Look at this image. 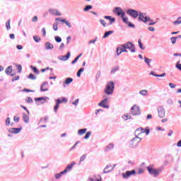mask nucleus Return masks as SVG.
Masks as SVG:
<instances>
[{
	"label": "nucleus",
	"instance_id": "44",
	"mask_svg": "<svg viewBox=\"0 0 181 181\" xmlns=\"http://www.w3.org/2000/svg\"><path fill=\"white\" fill-rule=\"evenodd\" d=\"M90 136H91V132H88L83 138L84 139H88Z\"/></svg>",
	"mask_w": 181,
	"mask_h": 181
},
{
	"label": "nucleus",
	"instance_id": "47",
	"mask_svg": "<svg viewBox=\"0 0 181 181\" xmlns=\"http://www.w3.org/2000/svg\"><path fill=\"white\" fill-rule=\"evenodd\" d=\"M54 39H55V41L57 42V43H60L62 42V37H60L59 36H55Z\"/></svg>",
	"mask_w": 181,
	"mask_h": 181
},
{
	"label": "nucleus",
	"instance_id": "48",
	"mask_svg": "<svg viewBox=\"0 0 181 181\" xmlns=\"http://www.w3.org/2000/svg\"><path fill=\"white\" fill-rule=\"evenodd\" d=\"M177 40V37H173L170 38V41L173 43V45H175V43H176Z\"/></svg>",
	"mask_w": 181,
	"mask_h": 181
},
{
	"label": "nucleus",
	"instance_id": "6",
	"mask_svg": "<svg viewBox=\"0 0 181 181\" xmlns=\"http://www.w3.org/2000/svg\"><path fill=\"white\" fill-rule=\"evenodd\" d=\"M131 113L134 116L141 115V109L139 108V106L134 105L131 108Z\"/></svg>",
	"mask_w": 181,
	"mask_h": 181
},
{
	"label": "nucleus",
	"instance_id": "60",
	"mask_svg": "<svg viewBox=\"0 0 181 181\" xmlns=\"http://www.w3.org/2000/svg\"><path fill=\"white\" fill-rule=\"evenodd\" d=\"M86 155H83L80 158V163L84 162V160L86 159Z\"/></svg>",
	"mask_w": 181,
	"mask_h": 181
},
{
	"label": "nucleus",
	"instance_id": "34",
	"mask_svg": "<svg viewBox=\"0 0 181 181\" xmlns=\"http://www.w3.org/2000/svg\"><path fill=\"white\" fill-rule=\"evenodd\" d=\"M87 132V129H81L78 131V135H84Z\"/></svg>",
	"mask_w": 181,
	"mask_h": 181
},
{
	"label": "nucleus",
	"instance_id": "36",
	"mask_svg": "<svg viewBox=\"0 0 181 181\" xmlns=\"http://www.w3.org/2000/svg\"><path fill=\"white\" fill-rule=\"evenodd\" d=\"M90 9H93V6L88 5V6H86V7L83 8V11H84V12H88V11H90Z\"/></svg>",
	"mask_w": 181,
	"mask_h": 181
},
{
	"label": "nucleus",
	"instance_id": "27",
	"mask_svg": "<svg viewBox=\"0 0 181 181\" xmlns=\"http://www.w3.org/2000/svg\"><path fill=\"white\" fill-rule=\"evenodd\" d=\"M152 62L151 59H148L146 57H144V63H146L147 64V66H148V67H151V62Z\"/></svg>",
	"mask_w": 181,
	"mask_h": 181
},
{
	"label": "nucleus",
	"instance_id": "29",
	"mask_svg": "<svg viewBox=\"0 0 181 181\" xmlns=\"http://www.w3.org/2000/svg\"><path fill=\"white\" fill-rule=\"evenodd\" d=\"M71 83H73V78H66V80L64 81V84L69 85Z\"/></svg>",
	"mask_w": 181,
	"mask_h": 181
},
{
	"label": "nucleus",
	"instance_id": "63",
	"mask_svg": "<svg viewBox=\"0 0 181 181\" xmlns=\"http://www.w3.org/2000/svg\"><path fill=\"white\" fill-rule=\"evenodd\" d=\"M9 37L11 40H15V34H10Z\"/></svg>",
	"mask_w": 181,
	"mask_h": 181
},
{
	"label": "nucleus",
	"instance_id": "5",
	"mask_svg": "<svg viewBox=\"0 0 181 181\" xmlns=\"http://www.w3.org/2000/svg\"><path fill=\"white\" fill-rule=\"evenodd\" d=\"M67 98H64V97H62L61 98H58L56 100V105L54 107V112H57V110H59V105H60V104H62V103H67Z\"/></svg>",
	"mask_w": 181,
	"mask_h": 181
},
{
	"label": "nucleus",
	"instance_id": "58",
	"mask_svg": "<svg viewBox=\"0 0 181 181\" xmlns=\"http://www.w3.org/2000/svg\"><path fill=\"white\" fill-rule=\"evenodd\" d=\"M175 67H177V69H178V70H180L181 71V64H180L179 62H177L175 65Z\"/></svg>",
	"mask_w": 181,
	"mask_h": 181
},
{
	"label": "nucleus",
	"instance_id": "55",
	"mask_svg": "<svg viewBox=\"0 0 181 181\" xmlns=\"http://www.w3.org/2000/svg\"><path fill=\"white\" fill-rule=\"evenodd\" d=\"M167 104H168V105H172L173 104V100L172 99H168Z\"/></svg>",
	"mask_w": 181,
	"mask_h": 181
},
{
	"label": "nucleus",
	"instance_id": "56",
	"mask_svg": "<svg viewBox=\"0 0 181 181\" xmlns=\"http://www.w3.org/2000/svg\"><path fill=\"white\" fill-rule=\"evenodd\" d=\"M71 42V36H69L66 37V45H69Z\"/></svg>",
	"mask_w": 181,
	"mask_h": 181
},
{
	"label": "nucleus",
	"instance_id": "13",
	"mask_svg": "<svg viewBox=\"0 0 181 181\" xmlns=\"http://www.w3.org/2000/svg\"><path fill=\"white\" fill-rule=\"evenodd\" d=\"M48 12L50 15H54L55 16H62V13L59 12V11H57V9L49 8L48 10Z\"/></svg>",
	"mask_w": 181,
	"mask_h": 181
},
{
	"label": "nucleus",
	"instance_id": "8",
	"mask_svg": "<svg viewBox=\"0 0 181 181\" xmlns=\"http://www.w3.org/2000/svg\"><path fill=\"white\" fill-rule=\"evenodd\" d=\"M127 13L130 16H132V18H133L134 19H136L139 15V13H138L136 10H134V9H128L127 11Z\"/></svg>",
	"mask_w": 181,
	"mask_h": 181
},
{
	"label": "nucleus",
	"instance_id": "17",
	"mask_svg": "<svg viewBox=\"0 0 181 181\" xmlns=\"http://www.w3.org/2000/svg\"><path fill=\"white\" fill-rule=\"evenodd\" d=\"M105 19H107L108 21H110V23H108V25H112V23H115V18H112L110 16H104Z\"/></svg>",
	"mask_w": 181,
	"mask_h": 181
},
{
	"label": "nucleus",
	"instance_id": "12",
	"mask_svg": "<svg viewBox=\"0 0 181 181\" xmlns=\"http://www.w3.org/2000/svg\"><path fill=\"white\" fill-rule=\"evenodd\" d=\"M136 171L135 170H132L131 171H127L125 173H122V177L124 179H127V177H129L132 175H136Z\"/></svg>",
	"mask_w": 181,
	"mask_h": 181
},
{
	"label": "nucleus",
	"instance_id": "61",
	"mask_svg": "<svg viewBox=\"0 0 181 181\" xmlns=\"http://www.w3.org/2000/svg\"><path fill=\"white\" fill-rule=\"evenodd\" d=\"M64 49V43L62 42L59 45V50H63Z\"/></svg>",
	"mask_w": 181,
	"mask_h": 181
},
{
	"label": "nucleus",
	"instance_id": "10",
	"mask_svg": "<svg viewBox=\"0 0 181 181\" xmlns=\"http://www.w3.org/2000/svg\"><path fill=\"white\" fill-rule=\"evenodd\" d=\"M113 12L116 13L117 16H121V18H123L124 16H125V12H124V11H122V8H121L120 7L115 8V9L113 10Z\"/></svg>",
	"mask_w": 181,
	"mask_h": 181
},
{
	"label": "nucleus",
	"instance_id": "26",
	"mask_svg": "<svg viewBox=\"0 0 181 181\" xmlns=\"http://www.w3.org/2000/svg\"><path fill=\"white\" fill-rule=\"evenodd\" d=\"M23 119L25 124H29V116L25 113L23 114Z\"/></svg>",
	"mask_w": 181,
	"mask_h": 181
},
{
	"label": "nucleus",
	"instance_id": "19",
	"mask_svg": "<svg viewBox=\"0 0 181 181\" xmlns=\"http://www.w3.org/2000/svg\"><path fill=\"white\" fill-rule=\"evenodd\" d=\"M45 47L46 50H52V49H54V46L49 42H45Z\"/></svg>",
	"mask_w": 181,
	"mask_h": 181
},
{
	"label": "nucleus",
	"instance_id": "59",
	"mask_svg": "<svg viewBox=\"0 0 181 181\" xmlns=\"http://www.w3.org/2000/svg\"><path fill=\"white\" fill-rule=\"evenodd\" d=\"M169 86L170 87V88H176V84L175 83H170Z\"/></svg>",
	"mask_w": 181,
	"mask_h": 181
},
{
	"label": "nucleus",
	"instance_id": "16",
	"mask_svg": "<svg viewBox=\"0 0 181 181\" xmlns=\"http://www.w3.org/2000/svg\"><path fill=\"white\" fill-rule=\"evenodd\" d=\"M22 131V127L20 128H11L8 130L11 134H19Z\"/></svg>",
	"mask_w": 181,
	"mask_h": 181
},
{
	"label": "nucleus",
	"instance_id": "62",
	"mask_svg": "<svg viewBox=\"0 0 181 181\" xmlns=\"http://www.w3.org/2000/svg\"><path fill=\"white\" fill-rule=\"evenodd\" d=\"M16 80H19V76L13 77L11 81H16Z\"/></svg>",
	"mask_w": 181,
	"mask_h": 181
},
{
	"label": "nucleus",
	"instance_id": "33",
	"mask_svg": "<svg viewBox=\"0 0 181 181\" xmlns=\"http://www.w3.org/2000/svg\"><path fill=\"white\" fill-rule=\"evenodd\" d=\"M122 118L124 120V121H128V119H131V115H128V114H125L124 115L122 116Z\"/></svg>",
	"mask_w": 181,
	"mask_h": 181
},
{
	"label": "nucleus",
	"instance_id": "41",
	"mask_svg": "<svg viewBox=\"0 0 181 181\" xmlns=\"http://www.w3.org/2000/svg\"><path fill=\"white\" fill-rule=\"evenodd\" d=\"M28 78H30V80H36V76L33 74H30Z\"/></svg>",
	"mask_w": 181,
	"mask_h": 181
},
{
	"label": "nucleus",
	"instance_id": "3",
	"mask_svg": "<svg viewBox=\"0 0 181 181\" xmlns=\"http://www.w3.org/2000/svg\"><path fill=\"white\" fill-rule=\"evenodd\" d=\"M138 21L146 23V22H153V20L151 19V17L147 16L146 13H139Z\"/></svg>",
	"mask_w": 181,
	"mask_h": 181
},
{
	"label": "nucleus",
	"instance_id": "4",
	"mask_svg": "<svg viewBox=\"0 0 181 181\" xmlns=\"http://www.w3.org/2000/svg\"><path fill=\"white\" fill-rule=\"evenodd\" d=\"M141 141H142V138L136 136L129 141V147L133 148H136V146L139 145V142H141Z\"/></svg>",
	"mask_w": 181,
	"mask_h": 181
},
{
	"label": "nucleus",
	"instance_id": "40",
	"mask_svg": "<svg viewBox=\"0 0 181 181\" xmlns=\"http://www.w3.org/2000/svg\"><path fill=\"white\" fill-rule=\"evenodd\" d=\"M181 23V17H179L175 21L173 22L174 25H180Z\"/></svg>",
	"mask_w": 181,
	"mask_h": 181
},
{
	"label": "nucleus",
	"instance_id": "2",
	"mask_svg": "<svg viewBox=\"0 0 181 181\" xmlns=\"http://www.w3.org/2000/svg\"><path fill=\"white\" fill-rule=\"evenodd\" d=\"M114 88H115V84H114V82L110 81L106 86L105 93L107 94V95H111V94L114 93Z\"/></svg>",
	"mask_w": 181,
	"mask_h": 181
},
{
	"label": "nucleus",
	"instance_id": "24",
	"mask_svg": "<svg viewBox=\"0 0 181 181\" xmlns=\"http://www.w3.org/2000/svg\"><path fill=\"white\" fill-rule=\"evenodd\" d=\"M64 173H67V170H63L59 173L55 174V177L57 179H60L62 177V176H63V175H64Z\"/></svg>",
	"mask_w": 181,
	"mask_h": 181
},
{
	"label": "nucleus",
	"instance_id": "30",
	"mask_svg": "<svg viewBox=\"0 0 181 181\" xmlns=\"http://www.w3.org/2000/svg\"><path fill=\"white\" fill-rule=\"evenodd\" d=\"M118 70H119V66H116L112 68L110 73H111V74H115V72L118 71Z\"/></svg>",
	"mask_w": 181,
	"mask_h": 181
},
{
	"label": "nucleus",
	"instance_id": "21",
	"mask_svg": "<svg viewBox=\"0 0 181 181\" xmlns=\"http://www.w3.org/2000/svg\"><path fill=\"white\" fill-rule=\"evenodd\" d=\"M150 76H154V77H165V76H166V74L163 73L162 74H155V72L153 71H152L150 73Z\"/></svg>",
	"mask_w": 181,
	"mask_h": 181
},
{
	"label": "nucleus",
	"instance_id": "15",
	"mask_svg": "<svg viewBox=\"0 0 181 181\" xmlns=\"http://www.w3.org/2000/svg\"><path fill=\"white\" fill-rule=\"evenodd\" d=\"M49 83L47 81H45L40 86V91H49Z\"/></svg>",
	"mask_w": 181,
	"mask_h": 181
},
{
	"label": "nucleus",
	"instance_id": "43",
	"mask_svg": "<svg viewBox=\"0 0 181 181\" xmlns=\"http://www.w3.org/2000/svg\"><path fill=\"white\" fill-rule=\"evenodd\" d=\"M149 132H151V130H149V129H146L145 130H143V132H141L140 134H146V135H149Z\"/></svg>",
	"mask_w": 181,
	"mask_h": 181
},
{
	"label": "nucleus",
	"instance_id": "49",
	"mask_svg": "<svg viewBox=\"0 0 181 181\" xmlns=\"http://www.w3.org/2000/svg\"><path fill=\"white\" fill-rule=\"evenodd\" d=\"M100 22L102 26H104V28L107 27V23H105V20L100 19Z\"/></svg>",
	"mask_w": 181,
	"mask_h": 181
},
{
	"label": "nucleus",
	"instance_id": "64",
	"mask_svg": "<svg viewBox=\"0 0 181 181\" xmlns=\"http://www.w3.org/2000/svg\"><path fill=\"white\" fill-rule=\"evenodd\" d=\"M89 181H101V180L97 178H90Z\"/></svg>",
	"mask_w": 181,
	"mask_h": 181
},
{
	"label": "nucleus",
	"instance_id": "28",
	"mask_svg": "<svg viewBox=\"0 0 181 181\" xmlns=\"http://www.w3.org/2000/svg\"><path fill=\"white\" fill-rule=\"evenodd\" d=\"M12 69H13L12 66H9L8 67H7L5 70L6 74L9 76V74H11V73H12Z\"/></svg>",
	"mask_w": 181,
	"mask_h": 181
},
{
	"label": "nucleus",
	"instance_id": "45",
	"mask_svg": "<svg viewBox=\"0 0 181 181\" xmlns=\"http://www.w3.org/2000/svg\"><path fill=\"white\" fill-rule=\"evenodd\" d=\"M16 68H17V70H18V73H22V65L17 64Z\"/></svg>",
	"mask_w": 181,
	"mask_h": 181
},
{
	"label": "nucleus",
	"instance_id": "18",
	"mask_svg": "<svg viewBox=\"0 0 181 181\" xmlns=\"http://www.w3.org/2000/svg\"><path fill=\"white\" fill-rule=\"evenodd\" d=\"M119 49V53H118V55L121 54V53H128V50H127V47H125L124 44L122 45Z\"/></svg>",
	"mask_w": 181,
	"mask_h": 181
},
{
	"label": "nucleus",
	"instance_id": "39",
	"mask_svg": "<svg viewBox=\"0 0 181 181\" xmlns=\"http://www.w3.org/2000/svg\"><path fill=\"white\" fill-rule=\"evenodd\" d=\"M83 71H84V68H81V69L78 71V72H77V74H76V76H77L78 77H81V74L83 73Z\"/></svg>",
	"mask_w": 181,
	"mask_h": 181
},
{
	"label": "nucleus",
	"instance_id": "11",
	"mask_svg": "<svg viewBox=\"0 0 181 181\" xmlns=\"http://www.w3.org/2000/svg\"><path fill=\"white\" fill-rule=\"evenodd\" d=\"M115 168V165H114L112 167L111 164H107L103 170V173H110V172H112V170H114Z\"/></svg>",
	"mask_w": 181,
	"mask_h": 181
},
{
	"label": "nucleus",
	"instance_id": "23",
	"mask_svg": "<svg viewBox=\"0 0 181 181\" xmlns=\"http://www.w3.org/2000/svg\"><path fill=\"white\" fill-rule=\"evenodd\" d=\"M111 149H114V144L113 143H110L105 148V152H108V151H111Z\"/></svg>",
	"mask_w": 181,
	"mask_h": 181
},
{
	"label": "nucleus",
	"instance_id": "32",
	"mask_svg": "<svg viewBox=\"0 0 181 181\" xmlns=\"http://www.w3.org/2000/svg\"><path fill=\"white\" fill-rule=\"evenodd\" d=\"M139 93L141 95H144V96H146V95H148V90H141L139 92Z\"/></svg>",
	"mask_w": 181,
	"mask_h": 181
},
{
	"label": "nucleus",
	"instance_id": "53",
	"mask_svg": "<svg viewBox=\"0 0 181 181\" xmlns=\"http://www.w3.org/2000/svg\"><path fill=\"white\" fill-rule=\"evenodd\" d=\"M26 103H28L29 104H32V103H33V99H32V98L29 97V98H28V100H26Z\"/></svg>",
	"mask_w": 181,
	"mask_h": 181
},
{
	"label": "nucleus",
	"instance_id": "51",
	"mask_svg": "<svg viewBox=\"0 0 181 181\" xmlns=\"http://www.w3.org/2000/svg\"><path fill=\"white\" fill-rule=\"evenodd\" d=\"M79 101H80L79 99H76V100H75L74 102L72 103V105H74L75 107H77V105H78Z\"/></svg>",
	"mask_w": 181,
	"mask_h": 181
},
{
	"label": "nucleus",
	"instance_id": "25",
	"mask_svg": "<svg viewBox=\"0 0 181 181\" xmlns=\"http://www.w3.org/2000/svg\"><path fill=\"white\" fill-rule=\"evenodd\" d=\"M35 101H41V104L46 103V98L45 97L35 98Z\"/></svg>",
	"mask_w": 181,
	"mask_h": 181
},
{
	"label": "nucleus",
	"instance_id": "31",
	"mask_svg": "<svg viewBox=\"0 0 181 181\" xmlns=\"http://www.w3.org/2000/svg\"><path fill=\"white\" fill-rule=\"evenodd\" d=\"M114 33V31L109 30L105 33V35H103V39H105V37H108L110 35H112Z\"/></svg>",
	"mask_w": 181,
	"mask_h": 181
},
{
	"label": "nucleus",
	"instance_id": "46",
	"mask_svg": "<svg viewBox=\"0 0 181 181\" xmlns=\"http://www.w3.org/2000/svg\"><path fill=\"white\" fill-rule=\"evenodd\" d=\"M98 105H99L100 107H103V108H110V106L106 105H104V103H102V102L99 103H98Z\"/></svg>",
	"mask_w": 181,
	"mask_h": 181
},
{
	"label": "nucleus",
	"instance_id": "50",
	"mask_svg": "<svg viewBox=\"0 0 181 181\" xmlns=\"http://www.w3.org/2000/svg\"><path fill=\"white\" fill-rule=\"evenodd\" d=\"M57 25H58L57 23H54L53 24V29H54V30L55 32H57V30H58V29H59V28L57 27Z\"/></svg>",
	"mask_w": 181,
	"mask_h": 181
},
{
	"label": "nucleus",
	"instance_id": "35",
	"mask_svg": "<svg viewBox=\"0 0 181 181\" xmlns=\"http://www.w3.org/2000/svg\"><path fill=\"white\" fill-rule=\"evenodd\" d=\"M138 42H139V46L140 49H141L142 50H145V46L142 45V40L141 39H139Z\"/></svg>",
	"mask_w": 181,
	"mask_h": 181
},
{
	"label": "nucleus",
	"instance_id": "9",
	"mask_svg": "<svg viewBox=\"0 0 181 181\" xmlns=\"http://www.w3.org/2000/svg\"><path fill=\"white\" fill-rule=\"evenodd\" d=\"M124 45L126 47V49L130 50L132 53H135V45L132 42H127Z\"/></svg>",
	"mask_w": 181,
	"mask_h": 181
},
{
	"label": "nucleus",
	"instance_id": "37",
	"mask_svg": "<svg viewBox=\"0 0 181 181\" xmlns=\"http://www.w3.org/2000/svg\"><path fill=\"white\" fill-rule=\"evenodd\" d=\"M30 69H32L35 74H39V69L36 68V66H30Z\"/></svg>",
	"mask_w": 181,
	"mask_h": 181
},
{
	"label": "nucleus",
	"instance_id": "14",
	"mask_svg": "<svg viewBox=\"0 0 181 181\" xmlns=\"http://www.w3.org/2000/svg\"><path fill=\"white\" fill-rule=\"evenodd\" d=\"M71 53L70 52H68L66 55H62L58 57L59 60H61L62 62H66V60H69L70 59Z\"/></svg>",
	"mask_w": 181,
	"mask_h": 181
},
{
	"label": "nucleus",
	"instance_id": "54",
	"mask_svg": "<svg viewBox=\"0 0 181 181\" xmlns=\"http://www.w3.org/2000/svg\"><path fill=\"white\" fill-rule=\"evenodd\" d=\"M96 42H97V37H95V40H90V41L88 42V44H89V45H91V44L94 45V43H95Z\"/></svg>",
	"mask_w": 181,
	"mask_h": 181
},
{
	"label": "nucleus",
	"instance_id": "52",
	"mask_svg": "<svg viewBox=\"0 0 181 181\" xmlns=\"http://www.w3.org/2000/svg\"><path fill=\"white\" fill-rule=\"evenodd\" d=\"M122 19L124 23H128V18L125 17V16H123V17H122Z\"/></svg>",
	"mask_w": 181,
	"mask_h": 181
},
{
	"label": "nucleus",
	"instance_id": "57",
	"mask_svg": "<svg viewBox=\"0 0 181 181\" xmlns=\"http://www.w3.org/2000/svg\"><path fill=\"white\" fill-rule=\"evenodd\" d=\"M11 124V118L8 117L6 119V125H10Z\"/></svg>",
	"mask_w": 181,
	"mask_h": 181
},
{
	"label": "nucleus",
	"instance_id": "22",
	"mask_svg": "<svg viewBox=\"0 0 181 181\" xmlns=\"http://www.w3.org/2000/svg\"><path fill=\"white\" fill-rule=\"evenodd\" d=\"M144 132V129L142 127H139L135 131V136H139V135Z\"/></svg>",
	"mask_w": 181,
	"mask_h": 181
},
{
	"label": "nucleus",
	"instance_id": "38",
	"mask_svg": "<svg viewBox=\"0 0 181 181\" xmlns=\"http://www.w3.org/2000/svg\"><path fill=\"white\" fill-rule=\"evenodd\" d=\"M6 28L7 30H11V21L8 20V21L6 23Z\"/></svg>",
	"mask_w": 181,
	"mask_h": 181
},
{
	"label": "nucleus",
	"instance_id": "1",
	"mask_svg": "<svg viewBox=\"0 0 181 181\" xmlns=\"http://www.w3.org/2000/svg\"><path fill=\"white\" fill-rule=\"evenodd\" d=\"M147 170L150 175L154 176V177H158L160 173L163 170V168H160L158 169L153 168V165H149L147 167Z\"/></svg>",
	"mask_w": 181,
	"mask_h": 181
},
{
	"label": "nucleus",
	"instance_id": "20",
	"mask_svg": "<svg viewBox=\"0 0 181 181\" xmlns=\"http://www.w3.org/2000/svg\"><path fill=\"white\" fill-rule=\"evenodd\" d=\"M76 165V163L73 162L71 164H69L66 168H65V170H66V172H70V170H71V169H73V166H74Z\"/></svg>",
	"mask_w": 181,
	"mask_h": 181
},
{
	"label": "nucleus",
	"instance_id": "7",
	"mask_svg": "<svg viewBox=\"0 0 181 181\" xmlns=\"http://www.w3.org/2000/svg\"><path fill=\"white\" fill-rule=\"evenodd\" d=\"M157 111H158L159 118H165L166 112L165 111V107H163V106H158L157 107Z\"/></svg>",
	"mask_w": 181,
	"mask_h": 181
},
{
	"label": "nucleus",
	"instance_id": "42",
	"mask_svg": "<svg viewBox=\"0 0 181 181\" xmlns=\"http://www.w3.org/2000/svg\"><path fill=\"white\" fill-rule=\"evenodd\" d=\"M33 40H35V42H36L37 43H39V42H40V40H42V39H40V37H39L38 36H33Z\"/></svg>",
	"mask_w": 181,
	"mask_h": 181
}]
</instances>
